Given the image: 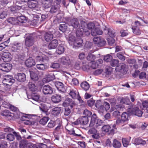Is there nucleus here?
<instances>
[{
    "instance_id": "obj_1",
    "label": "nucleus",
    "mask_w": 148,
    "mask_h": 148,
    "mask_svg": "<svg viewBox=\"0 0 148 148\" xmlns=\"http://www.w3.org/2000/svg\"><path fill=\"white\" fill-rule=\"evenodd\" d=\"M127 111L130 114H134L138 117H141L143 114L142 111L136 105L130 103V107L127 109Z\"/></svg>"
},
{
    "instance_id": "obj_2",
    "label": "nucleus",
    "mask_w": 148,
    "mask_h": 148,
    "mask_svg": "<svg viewBox=\"0 0 148 148\" xmlns=\"http://www.w3.org/2000/svg\"><path fill=\"white\" fill-rule=\"evenodd\" d=\"M101 120L97 118L96 114L94 113L91 116L89 126L92 127L95 125L97 128L99 126H101Z\"/></svg>"
},
{
    "instance_id": "obj_3",
    "label": "nucleus",
    "mask_w": 148,
    "mask_h": 148,
    "mask_svg": "<svg viewBox=\"0 0 148 148\" xmlns=\"http://www.w3.org/2000/svg\"><path fill=\"white\" fill-rule=\"evenodd\" d=\"M35 38V36L33 34L28 35L25 39V42L26 46L27 47L32 46L34 44Z\"/></svg>"
},
{
    "instance_id": "obj_4",
    "label": "nucleus",
    "mask_w": 148,
    "mask_h": 148,
    "mask_svg": "<svg viewBox=\"0 0 148 148\" xmlns=\"http://www.w3.org/2000/svg\"><path fill=\"white\" fill-rule=\"evenodd\" d=\"M15 81V79L12 76L7 75L5 76L3 80V82L7 86L8 85L10 86Z\"/></svg>"
},
{
    "instance_id": "obj_5",
    "label": "nucleus",
    "mask_w": 148,
    "mask_h": 148,
    "mask_svg": "<svg viewBox=\"0 0 148 148\" xmlns=\"http://www.w3.org/2000/svg\"><path fill=\"white\" fill-rule=\"evenodd\" d=\"M88 118L86 116H82L78 118L74 122V125H77L79 124L82 125H86L89 122Z\"/></svg>"
},
{
    "instance_id": "obj_6",
    "label": "nucleus",
    "mask_w": 148,
    "mask_h": 148,
    "mask_svg": "<svg viewBox=\"0 0 148 148\" xmlns=\"http://www.w3.org/2000/svg\"><path fill=\"white\" fill-rule=\"evenodd\" d=\"M93 40L94 43L97 44L98 47H102L104 46L106 42L103 38L100 37H95L93 38Z\"/></svg>"
},
{
    "instance_id": "obj_7",
    "label": "nucleus",
    "mask_w": 148,
    "mask_h": 148,
    "mask_svg": "<svg viewBox=\"0 0 148 148\" xmlns=\"http://www.w3.org/2000/svg\"><path fill=\"white\" fill-rule=\"evenodd\" d=\"M68 23L69 26H72L75 29L79 27V20L77 18H74L69 20Z\"/></svg>"
},
{
    "instance_id": "obj_8",
    "label": "nucleus",
    "mask_w": 148,
    "mask_h": 148,
    "mask_svg": "<svg viewBox=\"0 0 148 148\" xmlns=\"http://www.w3.org/2000/svg\"><path fill=\"white\" fill-rule=\"evenodd\" d=\"M57 89L60 92L64 93L66 92L67 87L62 82H56L55 83Z\"/></svg>"
},
{
    "instance_id": "obj_9",
    "label": "nucleus",
    "mask_w": 148,
    "mask_h": 148,
    "mask_svg": "<svg viewBox=\"0 0 148 148\" xmlns=\"http://www.w3.org/2000/svg\"><path fill=\"white\" fill-rule=\"evenodd\" d=\"M42 92L45 95H51L53 92L52 87L49 85H46L42 87Z\"/></svg>"
},
{
    "instance_id": "obj_10",
    "label": "nucleus",
    "mask_w": 148,
    "mask_h": 148,
    "mask_svg": "<svg viewBox=\"0 0 148 148\" xmlns=\"http://www.w3.org/2000/svg\"><path fill=\"white\" fill-rule=\"evenodd\" d=\"M12 68V65L9 63H5L0 64V70L6 72L10 71Z\"/></svg>"
},
{
    "instance_id": "obj_11",
    "label": "nucleus",
    "mask_w": 148,
    "mask_h": 148,
    "mask_svg": "<svg viewBox=\"0 0 148 148\" xmlns=\"http://www.w3.org/2000/svg\"><path fill=\"white\" fill-rule=\"evenodd\" d=\"M116 69L118 70L119 72L123 75L126 74L128 70L127 66L124 63H122L120 66H117Z\"/></svg>"
},
{
    "instance_id": "obj_12",
    "label": "nucleus",
    "mask_w": 148,
    "mask_h": 148,
    "mask_svg": "<svg viewBox=\"0 0 148 148\" xmlns=\"http://www.w3.org/2000/svg\"><path fill=\"white\" fill-rule=\"evenodd\" d=\"M55 32V30H53L46 32L44 35V38L45 40L46 41L48 42L52 40L53 37V34Z\"/></svg>"
},
{
    "instance_id": "obj_13",
    "label": "nucleus",
    "mask_w": 148,
    "mask_h": 148,
    "mask_svg": "<svg viewBox=\"0 0 148 148\" xmlns=\"http://www.w3.org/2000/svg\"><path fill=\"white\" fill-rule=\"evenodd\" d=\"M15 78L19 82H24L26 80V77L25 74L23 73H18L14 75Z\"/></svg>"
},
{
    "instance_id": "obj_14",
    "label": "nucleus",
    "mask_w": 148,
    "mask_h": 148,
    "mask_svg": "<svg viewBox=\"0 0 148 148\" xmlns=\"http://www.w3.org/2000/svg\"><path fill=\"white\" fill-rule=\"evenodd\" d=\"M75 102L73 101L72 99L67 98L64 101L62 104V105L64 107L69 106L72 108L73 106L75 105Z\"/></svg>"
},
{
    "instance_id": "obj_15",
    "label": "nucleus",
    "mask_w": 148,
    "mask_h": 148,
    "mask_svg": "<svg viewBox=\"0 0 148 148\" xmlns=\"http://www.w3.org/2000/svg\"><path fill=\"white\" fill-rule=\"evenodd\" d=\"M61 63L64 65H69L71 63L69 58L67 56H63L59 60Z\"/></svg>"
},
{
    "instance_id": "obj_16",
    "label": "nucleus",
    "mask_w": 148,
    "mask_h": 148,
    "mask_svg": "<svg viewBox=\"0 0 148 148\" xmlns=\"http://www.w3.org/2000/svg\"><path fill=\"white\" fill-rule=\"evenodd\" d=\"M53 2V0H42V5L44 8H48L52 5Z\"/></svg>"
},
{
    "instance_id": "obj_17",
    "label": "nucleus",
    "mask_w": 148,
    "mask_h": 148,
    "mask_svg": "<svg viewBox=\"0 0 148 148\" xmlns=\"http://www.w3.org/2000/svg\"><path fill=\"white\" fill-rule=\"evenodd\" d=\"M49 11L51 14H58L60 12L59 5L56 4L52 5Z\"/></svg>"
},
{
    "instance_id": "obj_18",
    "label": "nucleus",
    "mask_w": 148,
    "mask_h": 148,
    "mask_svg": "<svg viewBox=\"0 0 148 148\" xmlns=\"http://www.w3.org/2000/svg\"><path fill=\"white\" fill-rule=\"evenodd\" d=\"M105 28L103 30V32L106 34L108 35L111 37L115 36V34L114 31L111 29L108 28L105 26Z\"/></svg>"
},
{
    "instance_id": "obj_19",
    "label": "nucleus",
    "mask_w": 148,
    "mask_h": 148,
    "mask_svg": "<svg viewBox=\"0 0 148 148\" xmlns=\"http://www.w3.org/2000/svg\"><path fill=\"white\" fill-rule=\"evenodd\" d=\"M51 99L53 103H58L61 101V96L58 94H55L52 96Z\"/></svg>"
},
{
    "instance_id": "obj_20",
    "label": "nucleus",
    "mask_w": 148,
    "mask_h": 148,
    "mask_svg": "<svg viewBox=\"0 0 148 148\" xmlns=\"http://www.w3.org/2000/svg\"><path fill=\"white\" fill-rule=\"evenodd\" d=\"M57 126L56 127L54 130L53 133H56L57 134H60L62 133V131L63 130V126L62 123L60 121V122L58 123Z\"/></svg>"
},
{
    "instance_id": "obj_21",
    "label": "nucleus",
    "mask_w": 148,
    "mask_h": 148,
    "mask_svg": "<svg viewBox=\"0 0 148 148\" xmlns=\"http://www.w3.org/2000/svg\"><path fill=\"white\" fill-rule=\"evenodd\" d=\"M25 64L27 66L30 67L33 66L34 65L35 62L34 59L32 58H30L25 61Z\"/></svg>"
},
{
    "instance_id": "obj_22",
    "label": "nucleus",
    "mask_w": 148,
    "mask_h": 148,
    "mask_svg": "<svg viewBox=\"0 0 148 148\" xmlns=\"http://www.w3.org/2000/svg\"><path fill=\"white\" fill-rule=\"evenodd\" d=\"M58 43L57 40H52L48 45V48L49 49H55L57 46Z\"/></svg>"
},
{
    "instance_id": "obj_23",
    "label": "nucleus",
    "mask_w": 148,
    "mask_h": 148,
    "mask_svg": "<svg viewBox=\"0 0 148 148\" xmlns=\"http://www.w3.org/2000/svg\"><path fill=\"white\" fill-rule=\"evenodd\" d=\"M2 59L4 62L10 61L12 59L10 54L9 53H4L2 57Z\"/></svg>"
},
{
    "instance_id": "obj_24",
    "label": "nucleus",
    "mask_w": 148,
    "mask_h": 148,
    "mask_svg": "<svg viewBox=\"0 0 148 148\" xmlns=\"http://www.w3.org/2000/svg\"><path fill=\"white\" fill-rule=\"evenodd\" d=\"M59 122H60V120L59 119H57L55 121L51 120L48 123L47 126L49 128H52L56 125H57Z\"/></svg>"
},
{
    "instance_id": "obj_25",
    "label": "nucleus",
    "mask_w": 148,
    "mask_h": 148,
    "mask_svg": "<svg viewBox=\"0 0 148 148\" xmlns=\"http://www.w3.org/2000/svg\"><path fill=\"white\" fill-rule=\"evenodd\" d=\"M80 86L83 90L86 91L89 89L90 85L86 81H83L81 83Z\"/></svg>"
},
{
    "instance_id": "obj_26",
    "label": "nucleus",
    "mask_w": 148,
    "mask_h": 148,
    "mask_svg": "<svg viewBox=\"0 0 148 148\" xmlns=\"http://www.w3.org/2000/svg\"><path fill=\"white\" fill-rule=\"evenodd\" d=\"M64 51V47L63 44L60 45L56 51V53L58 54H61L63 53Z\"/></svg>"
},
{
    "instance_id": "obj_27",
    "label": "nucleus",
    "mask_w": 148,
    "mask_h": 148,
    "mask_svg": "<svg viewBox=\"0 0 148 148\" xmlns=\"http://www.w3.org/2000/svg\"><path fill=\"white\" fill-rule=\"evenodd\" d=\"M37 2L34 0H30L28 3V5L30 8H33L36 6L37 4Z\"/></svg>"
},
{
    "instance_id": "obj_28",
    "label": "nucleus",
    "mask_w": 148,
    "mask_h": 148,
    "mask_svg": "<svg viewBox=\"0 0 148 148\" xmlns=\"http://www.w3.org/2000/svg\"><path fill=\"white\" fill-rule=\"evenodd\" d=\"M103 32L99 28H95L91 32V34L92 36H95L96 35H100L102 34Z\"/></svg>"
},
{
    "instance_id": "obj_29",
    "label": "nucleus",
    "mask_w": 148,
    "mask_h": 148,
    "mask_svg": "<svg viewBox=\"0 0 148 148\" xmlns=\"http://www.w3.org/2000/svg\"><path fill=\"white\" fill-rule=\"evenodd\" d=\"M79 93L76 90L71 89L70 90L69 95L74 99H76L77 94Z\"/></svg>"
},
{
    "instance_id": "obj_30",
    "label": "nucleus",
    "mask_w": 148,
    "mask_h": 148,
    "mask_svg": "<svg viewBox=\"0 0 148 148\" xmlns=\"http://www.w3.org/2000/svg\"><path fill=\"white\" fill-rule=\"evenodd\" d=\"M61 108L60 107H56L53 108L51 111V114L53 115L57 116L60 113Z\"/></svg>"
},
{
    "instance_id": "obj_31",
    "label": "nucleus",
    "mask_w": 148,
    "mask_h": 148,
    "mask_svg": "<svg viewBox=\"0 0 148 148\" xmlns=\"http://www.w3.org/2000/svg\"><path fill=\"white\" fill-rule=\"evenodd\" d=\"M134 142L136 145H145L146 144V141L141 138H137L134 139Z\"/></svg>"
},
{
    "instance_id": "obj_32",
    "label": "nucleus",
    "mask_w": 148,
    "mask_h": 148,
    "mask_svg": "<svg viewBox=\"0 0 148 148\" xmlns=\"http://www.w3.org/2000/svg\"><path fill=\"white\" fill-rule=\"evenodd\" d=\"M133 33L137 35H140L141 34V31L140 30L138 26H133L132 27Z\"/></svg>"
},
{
    "instance_id": "obj_33",
    "label": "nucleus",
    "mask_w": 148,
    "mask_h": 148,
    "mask_svg": "<svg viewBox=\"0 0 148 148\" xmlns=\"http://www.w3.org/2000/svg\"><path fill=\"white\" fill-rule=\"evenodd\" d=\"M83 42V40L81 38H79L74 40L73 44L75 46L80 47L82 46Z\"/></svg>"
},
{
    "instance_id": "obj_34",
    "label": "nucleus",
    "mask_w": 148,
    "mask_h": 148,
    "mask_svg": "<svg viewBox=\"0 0 148 148\" xmlns=\"http://www.w3.org/2000/svg\"><path fill=\"white\" fill-rule=\"evenodd\" d=\"M29 144L27 143V140H21L19 143L20 148H26Z\"/></svg>"
},
{
    "instance_id": "obj_35",
    "label": "nucleus",
    "mask_w": 148,
    "mask_h": 148,
    "mask_svg": "<svg viewBox=\"0 0 148 148\" xmlns=\"http://www.w3.org/2000/svg\"><path fill=\"white\" fill-rule=\"evenodd\" d=\"M29 89L32 92H34L37 89V87L35 86L34 84L32 82H29L28 84Z\"/></svg>"
},
{
    "instance_id": "obj_36",
    "label": "nucleus",
    "mask_w": 148,
    "mask_h": 148,
    "mask_svg": "<svg viewBox=\"0 0 148 148\" xmlns=\"http://www.w3.org/2000/svg\"><path fill=\"white\" fill-rule=\"evenodd\" d=\"M111 129L110 126L108 125H105L103 126L101 130L102 132L104 133H108V134H109V131Z\"/></svg>"
},
{
    "instance_id": "obj_37",
    "label": "nucleus",
    "mask_w": 148,
    "mask_h": 148,
    "mask_svg": "<svg viewBox=\"0 0 148 148\" xmlns=\"http://www.w3.org/2000/svg\"><path fill=\"white\" fill-rule=\"evenodd\" d=\"M36 66L38 70L41 71H45L47 69V66L43 64H37Z\"/></svg>"
},
{
    "instance_id": "obj_38",
    "label": "nucleus",
    "mask_w": 148,
    "mask_h": 148,
    "mask_svg": "<svg viewBox=\"0 0 148 148\" xmlns=\"http://www.w3.org/2000/svg\"><path fill=\"white\" fill-rule=\"evenodd\" d=\"M129 114H128L126 112H123L121 115V118L125 121V122L128 120V117L129 116L130 114L129 112Z\"/></svg>"
},
{
    "instance_id": "obj_39",
    "label": "nucleus",
    "mask_w": 148,
    "mask_h": 148,
    "mask_svg": "<svg viewBox=\"0 0 148 148\" xmlns=\"http://www.w3.org/2000/svg\"><path fill=\"white\" fill-rule=\"evenodd\" d=\"M81 24V27H82V28L83 30V32L87 36H88L90 34V32L87 30L86 28L84 27V28L85 25H86L85 22L83 21L82 22Z\"/></svg>"
},
{
    "instance_id": "obj_40",
    "label": "nucleus",
    "mask_w": 148,
    "mask_h": 148,
    "mask_svg": "<svg viewBox=\"0 0 148 148\" xmlns=\"http://www.w3.org/2000/svg\"><path fill=\"white\" fill-rule=\"evenodd\" d=\"M88 65H89L90 68L92 69H95L98 66V62H95L94 61L92 62H90L88 63Z\"/></svg>"
},
{
    "instance_id": "obj_41",
    "label": "nucleus",
    "mask_w": 148,
    "mask_h": 148,
    "mask_svg": "<svg viewBox=\"0 0 148 148\" xmlns=\"http://www.w3.org/2000/svg\"><path fill=\"white\" fill-rule=\"evenodd\" d=\"M30 77L31 79L34 81H37L38 79V77L36 74L33 72H30Z\"/></svg>"
},
{
    "instance_id": "obj_42",
    "label": "nucleus",
    "mask_w": 148,
    "mask_h": 148,
    "mask_svg": "<svg viewBox=\"0 0 148 148\" xmlns=\"http://www.w3.org/2000/svg\"><path fill=\"white\" fill-rule=\"evenodd\" d=\"M17 17L19 23H25L27 21L26 17L24 16H19Z\"/></svg>"
},
{
    "instance_id": "obj_43",
    "label": "nucleus",
    "mask_w": 148,
    "mask_h": 148,
    "mask_svg": "<svg viewBox=\"0 0 148 148\" xmlns=\"http://www.w3.org/2000/svg\"><path fill=\"white\" fill-rule=\"evenodd\" d=\"M21 6H18V5H15L11 7H10V10L13 13H14L17 12L18 10L21 9Z\"/></svg>"
},
{
    "instance_id": "obj_44",
    "label": "nucleus",
    "mask_w": 148,
    "mask_h": 148,
    "mask_svg": "<svg viewBox=\"0 0 148 148\" xmlns=\"http://www.w3.org/2000/svg\"><path fill=\"white\" fill-rule=\"evenodd\" d=\"M49 119L48 117H44L40 120L39 123L40 124L44 125L47 123Z\"/></svg>"
},
{
    "instance_id": "obj_45",
    "label": "nucleus",
    "mask_w": 148,
    "mask_h": 148,
    "mask_svg": "<svg viewBox=\"0 0 148 148\" xmlns=\"http://www.w3.org/2000/svg\"><path fill=\"white\" fill-rule=\"evenodd\" d=\"M112 145L115 148H119L121 146V144L118 140L114 139L112 143Z\"/></svg>"
},
{
    "instance_id": "obj_46",
    "label": "nucleus",
    "mask_w": 148,
    "mask_h": 148,
    "mask_svg": "<svg viewBox=\"0 0 148 148\" xmlns=\"http://www.w3.org/2000/svg\"><path fill=\"white\" fill-rule=\"evenodd\" d=\"M55 79V76L54 74L51 73L49 74L46 77V80L48 82L52 81Z\"/></svg>"
},
{
    "instance_id": "obj_47",
    "label": "nucleus",
    "mask_w": 148,
    "mask_h": 148,
    "mask_svg": "<svg viewBox=\"0 0 148 148\" xmlns=\"http://www.w3.org/2000/svg\"><path fill=\"white\" fill-rule=\"evenodd\" d=\"M18 113L19 114V116H18V118H20V116H21L20 119L21 121H25L27 119H28L27 114H23L22 113H20L19 112Z\"/></svg>"
},
{
    "instance_id": "obj_48",
    "label": "nucleus",
    "mask_w": 148,
    "mask_h": 148,
    "mask_svg": "<svg viewBox=\"0 0 148 148\" xmlns=\"http://www.w3.org/2000/svg\"><path fill=\"white\" fill-rule=\"evenodd\" d=\"M112 59V56L110 54H108L104 56L103 60L106 62H111Z\"/></svg>"
},
{
    "instance_id": "obj_49",
    "label": "nucleus",
    "mask_w": 148,
    "mask_h": 148,
    "mask_svg": "<svg viewBox=\"0 0 148 148\" xmlns=\"http://www.w3.org/2000/svg\"><path fill=\"white\" fill-rule=\"evenodd\" d=\"M67 28L66 24H62L60 25L59 29L63 32L66 30Z\"/></svg>"
},
{
    "instance_id": "obj_50",
    "label": "nucleus",
    "mask_w": 148,
    "mask_h": 148,
    "mask_svg": "<svg viewBox=\"0 0 148 148\" xmlns=\"http://www.w3.org/2000/svg\"><path fill=\"white\" fill-rule=\"evenodd\" d=\"M95 58V56L91 53L89 54L87 58V60L89 61H90V62L94 61V60Z\"/></svg>"
},
{
    "instance_id": "obj_51",
    "label": "nucleus",
    "mask_w": 148,
    "mask_h": 148,
    "mask_svg": "<svg viewBox=\"0 0 148 148\" xmlns=\"http://www.w3.org/2000/svg\"><path fill=\"white\" fill-rule=\"evenodd\" d=\"M119 62V61L117 59H112L110 62V64L112 66H116Z\"/></svg>"
},
{
    "instance_id": "obj_52",
    "label": "nucleus",
    "mask_w": 148,
    "mask_h": 148,
    "mask_svg": "<svg viewBox=\"0 0 148 148\" xmlns=\"http://www.w3.org/2000/svg\"><path fill=\"white\" fill-rule=\"evenodd\" d=\"M71 112L70 109L68 107H65L64 111V114L65 116H68L69 115Z\"/></svg>"
},
{
    "instance_id": "obj_53",
    "label": "nucleus",
    "mask_w": 148,
    "mask_h": 148,
    "mask_svg": "<svg viewBox=\"0 0 148 148\" xmlns=\"http://www.w3.org/2000/svg\"><path fill=\"white\" fill-rule=\"evenodd\" d=\"M116 56L121 60L124 61L125 59V57L123 55L122 52H119L116 54Z\"/></svg>"
},
{
    "instance_id": "obj_54",
    "label": "nucleus",
    "mask_w": 148,
    "mask_h": 148,
    "mask_svg": "<svg viewBox=\"0 0 148 148\" xmlns=\"http://www.w3.org/2000/svg\"><path fill=\"white\" fill-rule=\"evenodd\" d=\"M95 24L93 22H90L87 25V27L89 29L91 30V31L93 29H95Z\"/></svg>"
},
{
    "instance_id": "obj_55",
    "label": "nucleus",
    "mask_w": 148,
    "mask_h": 148,
    "mask_svg": "<svg viewBox=\"0 0 148 148\" xmlns=\"http://www.w3.org/2000/svg\"><path fill=\"white\" fill-rule=\"evenodd\" d=\"M6 138L9 141H12L14 139V136L12 134H9L7 135Z\"/></svg>"
},
{
    "instance_id": "obj_56",
    "label": "nucleus",
    "mask_w": 148,
    "mask_h": 148,
    "mask_svg": "<svg viewBox=\"0 0 148 148\" xmlns=\"http://www.w3.org/2000/svg\"><path fill=\"white\" fill-rule=\"evenodd\" d=\"M125 122L121 118H118L115 122V124L117 125H123V124Z\"/></svg>"
},
{
    "instance_id": "obj_57",
    "label": "nucleus",
    "mask_w": 148,
    "mask_h": 148,
    "mask_svg": "<svg viewBox=\"0 0 148 148\" xmlns=\"http://www.w3.org/2000/svg\"><path fill=\"white\" fill-rule=\"evenodd\" d=\"M83 115H85V116H86L88 118L90 117L92 114V112L88 111L87 110H84L83 113Z\"/></svg>"
},
{
    "instance_id": "obj_58",
    "label": "nucleus",
    "mask_w": 148,
    "mask_h": 148,
    "mask_svg": "<svg viewBox=\"0 0 148 148\" xmlns=\"http://www.w3.org/2000/svg\"><path fill=\"white\" fill-rule=\"evenodd\" d=\"M4 131L5 132H13L14 129L7 126L4 128Z\"/></svg>"
},
{
    "instance_id": "obj_59",
    "label": "nucleus",
    "mask_w": 148,
    "mask_h": 148,
    "mask_svg": "<svg viewBox=\"0 0 148 148\" xmlns=\"http://www.w3.org/2000/svg\"><path fill=\"white\" fill-rule=\"evenodd\" d=\"M20 47L18 46V44L16 45H14L12 47L11 50L13 52L17 51L18 50H19Z\"/></svg>"
},
{
    "instance_id": "obj_60",
    "label": "nucleus",
    "mask_w": 148,
    "mask_h": 148,
    "mask_svg": "<svg viewBox=\"0 0 148 148\" xmlns=\"http://www.w3.org/2000/svg\"><path fill=\"white\" fill-rule=\"evenodd\" d=\"M76 34L77 37H81L83 36V32L80 29L77 30Z\"/></svg>"
},
{
    "instance_id": "obj_61",
    "label": "nucleus",
    "mask_w": 148,
    "mask_h": 148,
    "mask_svg": "<svg viewBox=\"0 0 148 148\" xmlns=\"http://www.w3.org/2000/svg\"><path fill=\"white\" fill-rule=\"evenodd\" d=\"M60 67L59 64L57 62L54 63L52 64L50 66V67L53 69H57Z\"/></svg>"
},
{
    "instance_id": "obj_62",
    "label": "nucleus",
    "mask_w": 148,
    "mask_h": 148,
    "mask_svg": "<svg viewBox=\"0 0 148 148\" xmlns=\"http://www.w3.org/2000/svg\"><path fill=\"white\" fill-rule=\"evenodd\" d=\"M95 102V101L94 100L90 99L87 101V104L88 106L90 107H92L94 105Z\"/></svg>"
},
{
    "instance_id": "obj_63",
    "label": "nucleus",
    "mask_w": 148,
    "mask_h": 148,
    "mask_svg": "<svg viewBox=\"0 0 148 148\" xmlns=\"http://www.w3.org/2000/svg\"><path fill=\"white\" fill-rule=\"evenodd\" d=\"M122 141L123 146L125 147H127L129 145V142L128 141L127 139L126 138H122Z\"/></svg>"
},
{
    "instance_id": "obj_64",
    "label": "nucleus",
    "mask_w": 148,
    "mask_h": 148,
    "mask_svg": "<svg viewBox=\"0 0 148 148\" xmlns=\"http://www.w3.org/2000/svg\"><path fill=\"white\" fill-rule=\"evenodd\" d=\"M142 105L144 108H146L147 112L148 113V101H144L142 103Z\"/></svg>"
}]
</instances>
